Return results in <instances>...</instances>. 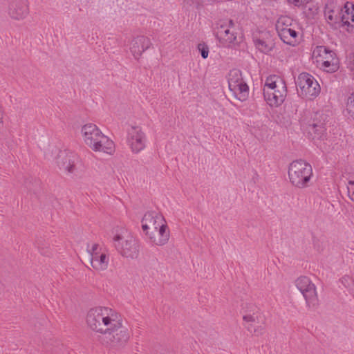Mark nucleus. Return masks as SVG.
I'll return each mask as SVG.
<instances>
[{
  "label": "nucleus",
  "mask_w": 354,
  "mask_h": 354,
  "mask_svg": "<svg viewBox=\"0 0 354 354\" xmlns=\"http://www.w3.org/2000/svg\"><path fill=\"white\" fill-rule=\"evenodd\" d=\"M86 323L91 331L102 337L104 344L111 347H123L131 336L122 316L111 308L95 306L90 308Z\"/></svg>",
  "instance_id": "1"
},
{
  "label": "nucleus",
  "mask_w": 354,
  "mask_h": 354,
  "mask_svg": "<svg viewBox=\"0 0 354 354\" xmlns=\"http://www.w3.org/2000/svg\"><path fill=\"white\" fill-rule=\"evenodd\" d=\"M80 135L84 143L95 152L111 155L115 151V144L105 136L95 124L87 123L80 129Z\"/></svg>",
  "instance_id": "2"
},
{
  "label": "nucleus",
  "mask_w": 354,
  "mask_h": 354,
  "mask_svg": "<svg viewBox=\"0 0 354 354\" xmlns=\"http://www.w3.org/2000/svg\"><path fill=\"white\" fill-rule=\"evenodd\" d=\"M263 91L264 100L271 108L280 106L287 96V86L285 81L276 75H270L266 79Z\"/></svg>",
  "instance_id": "3"
},
{
  "label": "nucleus",
  "mask_w": 354,
  "mask_h": 354,
  "mask_svg": "<svg viewBox=\"0 0 354 354\" xmlns=\"http://www.w3.org/2000/svg\"><path fill=\"white\" fill-rule=\"evenodd\" d=\"M112 242L117 251L123 257L134 259L138 256V243L127 229L115 228L112 232Z\"/></svg>",
  "instance_id": "4"
},
{
  "label": "nucleus",
  "mask_w": 354,
  "mask_h": 354,
  "mask_svg": "<svg viewBox=\"0 0 354 354\" xmlns=\"http://www.w3.org/2000/svg\"><path fill=\"white\" fill-rule=\"evenodd\" d=\"M276 30L281 40L286 44L295 47L302 40V34L298 23L288 16H281L276 22Z\"/></svg>",
  "instance_id": "5"
},
{
  "label": "nucleus",
  "mask_w": 354,
  "mask_h": 354,
  "mask_svg": "<svg viewBox=\"0 0 354 354\" xmlns=\"http://www.w3.org/2000/svg\"><path fill=\"white\" fill-rule=\"evenodd\" d=\"M288 175L290 183L298 189H304L310 186L313 177L311 165L304 160L292 161L288 166Z\"/></svg>",
  "instance_id": "6"
},
{
  "label": "nucleus",
  "mask_w": 354,
  "mask_h": 354,
  "mask_svg": "<svg viewBox=\"0 0 354 354\" xmlns=\"http://www.w3.org/2000/svg\"><path fill=\"white\" fill-rule=\"evenodd\" d=\"M311 59L317 68L327 73H335L339 69L335 53L324 46L313 48Z\"/></svg>",
  "instance_id": "7"
},
{
  "label": "nucleus",
  "mask_w": 354,
  "mask_h": 354,
  "mask_svg": "<svg viewBox=\"0 0 354 354\" xmlns=\"http://www.w3.org/2000/svg\"><path fill=\"white\" fill-rule=\"evenodd\" d=\"M216 36L223 47L233 48L239 44L236 26L232 19L222 20L218 23Z\"/></svg>",
  "instance_id": "8"
},
{
  "label": "nucleus",
  "mask_w": 354,
  "mask_h": 354,
  "mask_svg": "<svg viewBox=\"0 0 354 354\" xmlns=\"http://www.w3.org/2000/svg\"><path fill=\"white\" fill-rule=\"evenodd\" d=\"M298 94L303 98L313 100L320 93L321 87L317 80L308 73H300L296 80Z\"/></svg>",
  "instance_id": "9"
},
{
  "label": "nucleus",
  "mask_w": 354,
  "mask_h": 354,
  "mask_svg": "<svg viewBox=\"0 0 354 354\" xmlns=\"http://www.w3.org/2000/svg\"><path fill=\"white\" fill-rule=\"evenodd\" d=\"M243 324L248 331L255 335H259L263 332L262 313L257 306L246 304L243 315Z\"/></svg>",
  "instance_id": "10"
},
{
  "label": "nucleus",
  "mask_w": 354,
  "mask_h": 354,
  "mask_svg": "<svg viewBox=\"0 0 354 354\" xmlns=\"http://www.w3.org/2000/svg\"><path fill=\"white\" fill-rule=\"evenodd\" d=\"M230 91L239 100L243 102L249 95V86L244 80L241 72L238 69H232L227 75Z\"/></svg>",
  "instance_id": "11"
},
{
  "label": "nucleus",
  "mask_w": 354,
  "mask_h": 354,
  "mask_svg": "<svg viewBox=\"0 0 354 354\" xmlns=\"http://www.w3.org/2000/svg\"><path fill=\"white\" fill-rule=\"evenodd\" d=\"M295 286L301 293L308 307H315L318 303V296L315 285L306 276H300L295 280Z\"/></svg>",
  "instance_id": "12"
},
{
  "label": "nucleus",
  "mask_w": 354,
  "mask_h": 354,
  "mask_svg": "<svg viewBox=\"0 0 354 354\" xmlns=\"http://www.w3.org/2000/svg\"><path fill=\"white\" fill-rule=\"evenodd\" d=\"M90 254V262L92 268L96 271H104L107 269L110 254L109 250L98 244H93L88 249Z\"/></svg>",
  "instance_id": "13"
},
{
  "label": "nucleus",
  "mask_w": 354,
  "mask_h": 354,
  "mask_svg": "<svg viewBox=\"0 0 354 354\" xmlns=\"http://www.w3.org/2000/svg\"><path fill=\"white\" fill-rule=\"evenodd\" d=\"M127 143L133 153H138L145 148L147 138L141 127L129 126L127 131Z\"/></svg>",
  "instance_id": "14"
},
{
  "label": "nucleus",
  "mask_w": 354,
  "mask_h": 354,
  "mask_svg": "<svg viewBox=\"0 0 354 354\" xmlns=\"http://www.w3.org/2000/svg\"><path fill=\"white\" fill-rule=\"evenodd\" d=\"M142 229L145 235L167 225L162 214L155 211L147 212L141 220Z\"/></svg>",
  "instance_id": "15"
},
{
  "label": "nucleus",
  "mask_w": 354,
  "mask_h": 354,
  "mask_svg": "<svg viewBox=\"0 0 354 354\" xmlns=\"http://www.w3.org/2000/svg\"><path fill=\"white\" fill-rule=\"evenodd\" d=\"M149 243L152 246L162 247L167 244L170 238V231L168 225H164L145 234Z\"/></svg>",
  "instance_id": "16"
},
{
  "label": "nucleus",
  "mask_w": 354,
  "mask_h": 354,
  "mask_svg": "<svg viewBox=\"0 0 354 354\" xmlns=\"http://www.w3.org/2000/svg\"><path fill=\"white\" fill-rule=\"evenodd\" d=\"M151 45V41L147 37L139 35L131 41L130 51L133 57L138 60L143 53L150 48Z\"/></svg>",
  "instance_id": "17"
},
{
  "label": "nucleus",
  "mask_w": 354,
  "mask_h": 354,
  "mask_svg": "<svg viewBox=\"0 0 354 354\" xmlns=\"http://www.w3.org/2000/svg\"><path fill=\"white\" fill-rule=\"evenodd\" d=\"M339 24L346 26L349 32L354 31V5L347 2L344 8H341Z\"/></svg>",
  "instance_id": "18"
},
{
  "label": "nucleus",
  "mask_w": 354,
  "mask_h": 354,
  "mask_svg": "<svg viewBox=\"0 0 354 354\" xmlns=\"http://www.w3.org/2000/svg\"><path fill=\"white\" fill-rule=\"evenodd\" d=\"M29 12L28 5L26 0H20L11 5L9 10L10 17L15 20L24 19Z\"/></svg>",
  "instance_id": "19"
},
{
  "label": "nucleus",
  "mask_w": 354,
  "mask_h": 354,
  "mask_svg": "<svg viewBox=\"0 0 354 354\" xmlns=\"http://www.w3.org/2000/svg\"><path fill=\"white\" fill-rule=\"evenodd\" d=\"M255 47L263 53H268L272 50L274 44L270 32L261 33L254 39Z\"/></svg>",
  "instance_id": "20"
},
{
  "label": "nucleus",
  "mask_w": 354,
  "mask_h": 354,
  "mask_svg": "<svg viewBox=\"0 0 354 354\" xmlns=\"http://www.w3.org/2000/svg\"><path fill=\"white\" fill-rule=\"evenodd\" d=\"M341 8L334 4L326 5L324 16L327 22L331 26L339 24Z\"/></svg>",
  "instance_id": "21"
},
{
  "label": "nucleus",
  "mask_w": 354,
  "mask_h": 354,
  "mask_svg": "<svg viewBox=\"0 0 354 354\" xmlns=\"http://www.w3.org/2000/svg\"><path fill=\"white\" fill-rule=\"evenodd\" d=\"M57 164L60 169L68 173H73L75 171V161L71 156L66 153L59 155Z\"/></svg>",
  "instance_id": "22"
},
{
  "label": "nucleus",
  "mask_w": 354,
  "mask_h": 354,
  "mask_svg": "<svg viewBox=\"0 0 354 354\" xmlns=\"http://www.w3.org/2000/svg\"><path fill=\"white\" fill-rule=\"evenodd\" d=\"M308 132L312 136L313 139L320 140L324 136L326 133V127L322 124L309 123Z\"/></svg>",
  "instance_id": "23"
},
{
  "label": "nucleus",
  "mask_w": 354,
  "mask_h": 354,
  "mask_svg": "<svg viewBox=\"0 0 354 354\" xmlns=\"http://www.w3.org/2000/svg\"><path fill=\"white\" fill-rule=\"evenodd\" d=\"M328 114L323 111H319L314 113L309 123H315L316 124H322L323 126H325L326 122L328 120Z\"/></svg>",
  "instance_id": "24"
},
{
  "label": "nucleus",
  "mask_w": 354,
  "mask_h": 354,
  "mask_svg": "<svg viewBox=\"0 0 354 354\" xmlns=\"http://www.w3.org/2000/svg\"><path fill=\"white\" fill-rule=\"evenodd\" d=\"M345 111L348 117L354 120V92L350 94L346 100Z\"/></svg>",
  "instance_id": "25"
},
{
  "label": "nucleus",
  "mask_w": 354,
  "mask_h": 354,
  "mask_svg": "<svg viewBox=\"0 0 354 354\" xmlns=\"http://www.w3.org/2000/svg\"><path fill=\"white\" fill-rule=\"evenodd\" d=\"M197 48L198 51L201 53V55L203 59L207 58L209 55V47L206 44L200 43L198 45Z\"/></svg>",
  "instance_id": "26"
},
{
  "label": "nucleus",
  "mask_w": 354,
  "mask_h": 354,
  "mask_svg": "<svg viewBox=\"0 0 354 354\" xmlns=\"http://www.w3.org/2000/svg\"><path fill=\"white\" fill-rule=\"evenodd\" d=\"M348 193L349 198L354 202V180H351L348 183Z\"/></svg>",
  "instance_id": "27"
},
{
  "label": "nucleus",
  "mask_w": 354,
  "mask_h": 354,
  "mask_svg": "<svg viewBox=\"0 0 354 354\" xmlns=\"http://www.w3.org/2000/svg\"><path fill=\"white\" fill-rule=\"evenodd\" d=\"M311 1L312 0H288V1L290 3L294 5L295 6H297V7L303 6Z\"/></svg>",
  "instance_id": "28"
},
{
  "label": "nucleus",
  "mask_w": 354,
  "mask_h": 354,
  "mask_svg": "<svg viewBox=\"0 0 354 354\" xmlns=\"http://www.w3.org/2000/svg\"><path fill=\"white\" fill-rule=\"evenodd\" d=\"M347 62L348 67L350 68V70L354 71V53L348 56Z\"/></svg>",
  "instance_id": "29"
},
{
  "label": "nucleus",
  "mask_w": 354,
  "mask_h": 354,
  "mask_svg": "<svg viewBox=\"0 0 354 354\" xmlns=\"http://www.w3.org/2000/svg\"><path fill=\"white\" fill-rule=\"evenodd\" d=\"M308 10L311 12L312 16H313L317 13L318 8L316 6H312L311 7L308 8Z\"/></svg>",
  "instance_id": "30"
},
{
  "label": "nucleus",
  "mask_w": 354,
  "mask_h": 354,
  "mask_svg": "<svg viewBox=\"0 0 354 354\" xmlns=\"http://www.w3.org/2000/svg\"><path fill=\"white\" fill-rule=\"evenodd\" d=\"M187 4L192 5L198 3V0H183Z\"/></svg>",
  "instance_id": "31"
},
{
  "label": "nucleus",
  "mask_w": 354,
  "mask_h": 354,
  "mask_svg": "<svg viewBox=\"0 0 354 354\" xmlns=\"http://www.w3.org/2000/svg\"><path fill=\"white\" fill-rule=\"evenodd\" d=\"M3 113L2 107L0 105V124H1L3 122Z\"/></svg>",
  "instance_id": "32"
}]
</instances>
